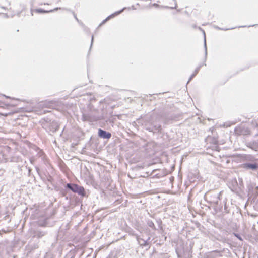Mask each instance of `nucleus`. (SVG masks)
Here are the masks:
<instances>
[{"label":"nucleus","instance_id":"nucleus-1","mask_svg":"<svg viewBox=\"0 0 258 258\" xmlns=\"http://www.w3.org/2000/svg\"><path fill=\"white\" fill-rule=\"evenodd\" d=\"M121 114L112 115V114H102L99 117L93 115V114H82L81 119L83 121L93 122L98 121L102 127H105L106 126H112L114 124L117 116L118 119L120 118Z\"/></svg>","mask_w":258,"mask_h":258},{"label":"nucleus","instance_id":"nucleus-2","mask_svg":"<svg viewBox=\"0 0 258 258\" xmlns=\"http://www.w3.org/2000/svg\"><path fill=\"white\" fill-rule=\"evenodd\" d=\"M194 245V242L191 240H188L185 244L182 241L178 242L175 249L178 257L189 258L191 256Z\"/></svg>","mask_w":258,"mask_h":258},{"label":"nucleus","instance_id":"nucleus-3","mask_svg":"<svg viewBox=\"0 0 258 258\" xmlns=\"http://www.w3.org/2000/svg\"><path fill=\"white\" fill-rule=\"evenodd\" d=\"M66 191H62L61 194L63 196H65L68 190L80 196L81 198L87 197L86 191L83 186L79 185L74 183H68L64 185Z\"/></svg>","mask_w":258,"mask_h":258},{"label":"nucleus","instance_id":"nucleus-4","mask_svg":"<svg viewBox=\"0 0 258 258\" xmlns=\"http://www.w3.org/2000/svg\"><path fill=\"white\" fill-rule=\"evenodd\" d=\"M43 128H48L50 131L54 133L58 130L59 123L55 120H52L48 117L41 119L40 121Z\"/></svg>","mask_w":258,"mask_h":258},{"label":"nucleus","instance_id":"nucleus-5","mask_svg":"<svg viewBox=\"0 0 258 258\" xmlns=\"http://www.w3.org/2000/svg\"><path fill=\"white\" fill-rule=\"evenodd\" d=\"M228 186L231 190L236 194H239L243 191L244 185L242 178L238 177L232 179L228 183Z\"/></svg>","mask_w":258,"mask_h":258},{"label":"nucleus","instance_id":"nucleus-6","mask_svg":"<svg viewBox=\"0 0 258 258\" xmlns=\"http://www.w3.org/2000/svg\"><path fill=\"white\" fill-rule=\"evenodd\" d=\"M221 195V192L218 194H214L213 195V197L215 200H208V195H205L204 196V199L205 201H207V203H210L211 205V206L213 207L214 211L215 213H218L219 212L222 211V206L219 204V196Z\"/></svg>","mask_w":258,"mask_h":258},{"label":"nucleus","instance_id":"nucleus-7","mask_svg":"<svg viewBox=\"0 0 258 258\" xmlns=\"http://www.w3.org/2000/svg\"><path fill=\"white\" fill-rule=\"evenodd\" d=\"M246 145L248 148L258 152V134L253 137L251 141L246 142Z\"/></svg>","mask_w":258,"mask_h":258},{"label":"nucleus","instance_id":"nucleus-8","mask_svg":"<svg viewBox=\"0 0 258 258\" xmlns=\"http://www.w3.org/2000/svg\"><path fill=\"white\" fill-rule=\"evenodd\" d=\"M243 168L247 170L256 171L258 169V163L255 162H248L242 164Z\"/></svg>","mask_w":258,"mask_h":258},{"label":"nucleus","instance_id":"nucleus-9","mask_svg":"<svg viewBox=\"0 0 258 258\" xmlns=\"http://www.w3.org/2000/svg\"><path fill=\"white\" fill-rule=\"evenodd\" d=\"M223 251L218 250L210 251L206 254V258H218L222 256L221 253Z\"/></svg>","mask_w":258,"mask_h":258},{"label":"nucleus","instance_id":"nucleus-10","mask_svg":"<svg viewBox=\"0 0 258 258\" xmlns=\"http://www.w3.org/2000/svg\"><path fill=\"white\" fill-rule=\"evenodd\" d=\"M98 136L103 139H109L111 137V134L105 130L99 128L98 131Z\"/></svg>","mask_w":258,"mask_h":258},{"label":"nucleus","instance_id":"nucleus-11","mask_svg":"<svg viewBox=\"0 0 258 258\" xmlns=\"http://www.w3.org/2000/svg\"><path fill=\"white\" fill-rule=\"evenodd\" d=\"M135 235L136 237L137 240L138 242V244L140 245V246L141 247L143 248V247H146L149 246V240L150 239V237H148L147 240H145L142 238L139 237V236L137 234H136Z\"/></svg>","mask_w":258,"mask_h":258},{"label":"nucleus","instance_id":"nucleus-12","mask_svg":"<svg viewBox=\"0 0 258 258\" xmlns=\"http://www.w3.org/2000/svg\"><path fill=\"white\" fill-rule=\"evenodd\" d=\"M36 150L37 152V156L38 158H41L42 161L45 162L46 156H45L44 152L42 150H41L40 148H39L38 147L36 148Z\"/></svg>","mask_w":258,"mask_h":258},{"label":"nucleus","instance_id":"nucleus-13","mask_svg":"<svg viewBox=\"0 0 258 258\" xmlns=\"http://www.w3.org/2000/svg\"><path fill=\"white\" fill-rule=\"evenodd\" d=\"M235 131L239 134H245L247 135L250 134V131L248 128H244L242 127H239V128H235Z\"/></svg>","mask_w":258,"mask_h":258},{"label":"nucleus","instance_id":"nucleus-14","mask_svg":"<svg viewBox=\"0 0 258 258\" xmlns=\"http://www.w3.org/2000/svg\"><path fill=\"white\" fill-rule=\"evenodd\" d=\"M46 234V233L44 231H37L35 232V236L37 237L38 238H40L43 236H45Z\"/></svg>","mask_w":258,"mask_h":258},{"label":"nucleus","instance_id":"nucleus-15","mask_svg":"<svg viewBox=\"0 0 258 258\" xmlns=\"http://www.w3.org/2000/svg\"><path fill=\"white\" fill-rule=\"evenodd\" d=\"M147 224L148 225V226L151 228L153 230H156V227L153 223V222L151 220H148L147 221Z\"/></svg>","mask_w":258,"mask_h":258},{"label":"nucleus","instance_id":"nucleus-16","mask_svg":"<svg viewBox=\"0 0 258 258\" xmlns=\"http://www.w3.org/2000/svg\"><path fill=\"white\" fill-rule=\"evenodd\" d=\"M154 130L158 133H161L162 128L161 125H156L154 126Z\"/></svg>","mask_w":258,"mask_h":258},{"label":"nucleus","instance_id":"nucleus-17","mask_svg":"<svg viewBox=\"0 0 258 258\" xmlns=\"http://www.w3.org/2000/svg\"><path fill=\"white\" fill-rule=\"evenodd\" d=\"M75 254L73 252L70 251L64 257V258H74Z\"/></svg>","mask_w":258,"mask_h":258},{"label":"nucleus","instance_id":"nucleus-18","mask_svg":"<svg viewBox=\"0 0 258 258\" xmlns=\"http://www.w3.org/2000/svg\"><path fill=\"white\" fill-rule=\"evenodd\" d=\"M221 212H222L223 213H225V214L229 213V211L228 209V207L226 205V202L225 203V204H224V209L222 208V211H221Z\"/></svg>","mask_w":258,"mask_h":258},{"label":"nucleus","instance_id":"nucleus-19","mask_svg":"<svg viewBox=\"0 0 258 258\" xmlns=\"http://www.w3.org/2000/svg\"><path fill=\"white\" fill-rule=\"evenodd\" d=\"M233 234L239 240L243 241V238H242V237L240 236V235L239 234H238V233H236L235 232H234Z\"/></svg>","mask_w":258,"mask_h":258},{"label":"nucleus","instance_id":"nucleus-20","mask_svg":"<svg viewBox=\"0 0 258 258\" xmlns=\"http://www.w3.org/2000/svg\"><path fill=\"white\" fill-rule=\"evenodd\" d=\"M157 223H158V227L160 229H162V222L161 221V219H158L157 220Z\"/></svg>","mask_w":258,"mask_h":258},{"label":"nucleus","instance_id":"nucleus-21","mask_svg":"<svg viewBox=\"0 0 258 258\" xmlns=\"http://www.w3.org/2000/svg\"><path fill=\"white\" fill-rule=\"evenodd\" d=\"M214 194H213L211 195L210 196H209L210 193L207 192L205 195H208V200H215V199H214V198L213 197V196Z\"/></svg>","mask_w":258,"mask_h":258},{"label":"nucleus","instance_id":"nucleus-22","mask_svg":"<svg viewBox=\"0 0 258 258\" xmlns=\"http://www.w3.org/2000/svg\"><path fill=\"white\" fill-rule=\"evenodd\" d=\"M198 71H199V69H197L195 71L194 74L190 76L189 81H190L196 75V74L198 73Z\"/></svg>","mask_w":258,"mask_h":258},{"label":"nucleus","instance_id":"nucleus-23","mask_svg":"<svg viewBox=\"0 0 258 258\" xmlns=\"http://www.w3.org/2000/svg\"><path fill=\"white\" fill-rule=\"evenodd\" d=\"M47 181L50 183H52L53 180V177L50 175H49V176L47 178Z\"/></svg>","mask_w":258,"mask_h":258},{"label":"nucleus","instance_id":"nucleus-24","mask_svg":"<svg viewBox=\"0 0 258 258\" xmlns=\"http://www.w3.org/2000/svg\"><path fill=\"white\" fill-rule=\"evenodd\" d=\"M37 11H38V12H41V13H43V12H52V11L51 10V11H43L42 10H41V9H38L37 10Z\"/></svg>","mask_w":258,"mask_h":258},{"label":"nucleus","instance_id":"nucleus-25","mask_svg":"<svg viewBox=\"0 0 258 258\" xmlns=\"http://www.w3.org/2000/svg\"><path fill=\"white\" fill-rule=\"evenodd\" d=\"M30 162L31 164H34V159L32 158L30 159Z\"/></svg>","mask_w":258,"mask_h":258},{"label":"nucleus","instance_id":"nucleus-26","mask_svg":"<svg viewBox=\"0 0 258 258\" xmlns=\"http://www.w3.org/2000/svg\"><path fill=\"white\" fill-rule=\"evenodd\" d=\"M28 174H29V176H30V173H31V172L32 169H31L30 167H29V168H28Z\"/></svg>","mask_w":258,"mask_h":258},{"label":"nucleus","instance_id":"nucleus-27","mask_svg":"<svg viewBox=\"0 0 258 258\" xmlns=\"http://www.w3.org/2000/svg\"><path fill=\"white\" fill-rule=\"evenodd\" d=\"M112 16V15L108 17L105 20H104L103 21V23H104L105 22L107 21L108 20H109L110 19V18Z\"/></svg>","mask_w":258,"mask_h":258},{"label":"nucleus","instance_id":"nucleus-28","mask_svg":"<svg viewBox=\"0 0 258 258\" xmlns=\"http://www.w3.org/2000/svg\"><path fill=\"white\" fill-rule=\"evenodd\" d=\"M9 114H7V113H5V114H0V115H3L4 116H7L8 115H9Z\"/></svg>","mask_w":258,"mask_h":258},{"label":"nucleus","instance_id":"nucleus-29","mask_svg":"<svg viewBox=\"0 0 258 258\" xmlns=\"http://www.w3.org/2000/svg\"><path fill=\"white\" fill-rule=\"evenodd\" d=\"M122 11H120V12H118L115 13V15H118V14H119V13H120L121 12H122Z\"/></svg>","mask_w":258,"mask_h":258},{"label":"nucleus","instance_id":"nucleus-30","mask_svg":"<svg viewBox=\"0 0 258 258\" xmlns=\"http://www.w3.org/2000/svg\"><path fill=\"white\" fill-rule=\"evenodd\" d=\"M35 168H36V169L37 171L38 172V171H39V168H38V167H36Z\"/></svg>","mask_w":258,"mask_h":258},{"label":"nucleus","instance_id":"nucleus-31","mask_svg":"<svg viewBox=\"0 0 258 258\" xmlns=\"http://www.w3.org/2000/svg\"><path fill=\"white\" fill-rule=\"evenodd\" d=\"M168 122H169V121H168V120L166 121V123H168Z\"/></svg>","mask_w":258,"mask_h":258},{"label":"nucleus","instance_id":"nucleus-32","mask_svg":"<svg viewBox=\"0 0 258 258\" xmlns=\"http://www.w3.org/2000/svg\"><path fill=\"white\" fill-rule=\"evenodd\" d=\"M93 36L92 37V42L93 41Z\"/></svg>","mask_w":258,"mask_h":258},{"label":"nucleus","instance_id":"nucleus-33","mask_svg":"<svg viewBox=\"0 0 258 258\" xmlns=\"http://www.w3.org/2000/svg\"><path fill=\"white\" fill-rule=\"evenodd\" d=\"M204 41H205V43L206 44V40L205 39L204 40Z\"/></svg>","mask_w":258,"mask_h":258},{"label":"nucleus","instance_id":"nucleus-34","mask_svg":"<svg viewBox=\"0 0 258 258\" xmlns=\"http://www.w3.org/2000/svg\"><path fill=\"white\" fill-rule=\"evenodd\" d=\"M89 257H90V256L88 255V256H87V258H89Z\"/></svg>","mask_w":258,"mask_h":258}]
</instances>
